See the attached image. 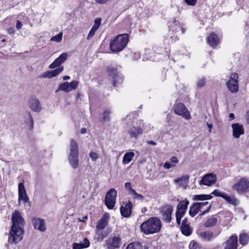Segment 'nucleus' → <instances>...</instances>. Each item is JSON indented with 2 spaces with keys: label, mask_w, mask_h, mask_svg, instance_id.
<instances>
[{
  "label": "nucleus",
  "mask_w": 249,
  "mask_h": 249,
  "mask_svg": "<svg viewBox=\"0 0 249 249\" xmlns=\"http://www.w3.org/2000/svg\"><path fill=\"white\" fill-rule=\"evenodd\" d=\"M186 211L180 209V208H177L176 212V221L178 225L180 224V220L181 218L184 215Z\"/></svg>",
  "instance_id": "2f4dec72"
},
{
  "label": "nucleus",
  "mask_w": 249,
  "mask_h": 249,
  "mask_svg": "<svg viewBox=\"0 0 249 249\" xmlns=\"http://www.w3.org/2000/svg\"><path fill=\"white\" fill-rule=\"evenodd\" d=\"M197 206L200 209V211L202 212L200 214V215H203L207 213H208L211 207V205H208L209 202L207 201L204 202H198L196 203Z\"/></svg>",
  "instance_id": "a878e982"
},
{
  "label": "nucleus",
  "mask_w": 249,
  "mask_h": 249,
  "mask_svg": "<svg viewBox=\"0 0 249 249\" xmlns=\"http://www.w3.org/2000/svg\"><path fill=\"white\" fill-rule=\"evenodd\" d=\"M161 228V223L160 219L153 217L149 218L141 226V231L146 234L158 232Z\"/></svg>",
  "instance_id": "f03ea898"
},
{
  "label": "nucleus",
  "mask_w": 249,
  "mask_h": 249,
  "mask_svg": "<svg viewBox=\"0 0 249 249\" xmlns=\"http://www.w3.org/2000/svg\"><path fill=\"white\" fill-rule=\"evenodd\" d=\"M213 197L211 195H196L193 196V199L196 201L210 200Z\"/></svg>",
  "instance_id": "7c9ffc66"
},
{
  "label": "nucleus",
  "mask_w": 249,
  "mask_h": 249,
  "mask_svg": "<svg viewBox=\"0 0 249 249\" xmlns=\"http://www.w3.org/2000/svg\"><path fill=\"white\" fill-rule=\"evenodd\" d=\"M82 243L84 248H87L89 246V242L86 238L84 239Z\"/></svg>",
  "instance_id": "864d4df0"
},
{
  "label": "nucleus",
  "mask_w": 249,
  "mask_h": 249,
  "mask_svg": "<svg viewBox=\"0 0 249 249\" xmlns=\"http://www.w3.org/2000/svg\"><path fill=\"white\" fill-rule=\"evenodd\" d=\"M29 108L35 112H39L42 110L41 104L35 96H31L28 101Z\"/></svg>",
  "instance_id": "6e6552de"
},
{
  "label": "nucleus",
  "mask_w": 249,
  "mask_h": 249,
  "mask_svg": "<svg viewBox=\"0 0 249 249\" xmlns=\"http://www.w3.org/2000/svg\"><path fill=\"white\" fill-rule=\"evenodd\" d=\"M68 58V54L66 53H62L58 58L55 59L54 61L50 65L49 68L53 69L59 66L63 63Z\"/></svg>",
  "instance_id": "f3484780"
},
{
  "label": "nucleus",
  "mask_w": 249,
  "mask_h": 249,
  "mask_svg": "<svg viewBox=\"0 0 249 249\" xmlns=\"http://www.w3.org/2000/svg\"><path fill=\"white\" fill-rule=\"evenodd\" d=\"M99 26L94 24L91 29L96 31L99 28Z\"/></svg>",
  "instance_id": "680f3d73"
},
{
  "label": "nucleus",
  "mask_w": 249,
  "mask_h": 249,
  "mask_svg": "<svg viewBox=\"0 0 249 249\" xmlns=\"http://www.w3.org/2000/svg\"><path fill=\"white\" fill-rule=\"evenodd\" d=\"M147 143L149 144L153 145H156L157 143L153 141H148L147 142Z\"/></svg>",
  "instance_id": "052dcab7"
},
{
  "label": "nucleus",
  "mask_w": 249,
  "mask_h": 249,
  "mask_svg": "<svg viewBox=\"0 0 249 249\" xmlns=\"http://www.w3.org/2000/svg\"><path fill=\"white\" fill-rule=\"evenodd\" d=\"M84 248L83 243H74L73 245V249H81Z\"/></svg>",
  "instance_id": "603ef678"
},
{
  "label": "nucleus",
  "mask_w": 249,
  "mask_h": 249,
  "mask_svg": "<svg viewBox=\"0 0 249 249\" xmlns=\"http://www.w3.org/2000/svg\"><path fill=\"white\" fill-rule=\"evenodd\" d=\"M219 233L216 235H213V234L210 231H206L202 232L200 233V237L203 240L210 241L213 237H216Z\"/></svg>",
  "instance_id": "c756f323"
},
{
  "label": "nucleus",
  "mask_w": 249,
  "mask_h": 249,
  "mask_svg": "<svg viewBox=\"0 0 249 249\" xmlns=\"http://www.w3.org/2000/svg\"><path fill=\"white\" fill-rule=\"evenodd\" d=\"M246 117L248 123H249V110L247 112Z\"/></svg>",
  "instance_id": "e2e57ef3"
},
{
  "label": "nucleus",
  "mask_w": 249,
  "mask_h": 249,
  "mask_svg": "<svg viewBox=\"0 0 249 249\" xmlns=\"http://www.w3.org/2000/svg\"><path fill=\"white\" fill-rule=\"evenodd\" d=\"M86 132V128H82L81 130V133L82 134H85Z\"/></svg>",
  "instance_id": "774afa93"
},
{
  "label": "nucleus",
  "mask_w": 249,
  "mask_h": 249,
  "mask_svg": "<svg viewBox=\"0 0 249 249\" xmlns=\"http://www.w3.org/2000/svg\"><path fill=\"white\" fill-rule=\"evenodd\" d=\"M110 0H95V2L100 4H105Z\"/></svg>",
  "instance_id": "5fc2aeb1"
},
{
  "label": "nucleus",
  "mask_w": 249,
  "mask_h": 249,
  "mask_svg": "<svg viewBox=\"0 0 249 249\" xmlns=\"http://www.w3.org/2000/svg\"><path fill=\"white\" fill-rule=\"evenodd\" d=\"M108 73L109 76L112 77L113 80V85L115 86L117 84L122 83L123 79L120 74L117 72V70L114 68H109L108 69Z\"/></svg>",
  "instance_id": "4468645a"
},
{
  "label": "nucleus",
  "mask_w": 249,
  "mask_h": 249,
  "mask_svg": "<svg viewBox=\"0 0 249 249\" xmlns=\"http://www.w3.org/2000/svg\"><path fill=\"white\" fill-rule=\"evenodd\" d=\"M199 212H201L200 209L197 206V205L196 203H194L189 210V214L192 217H194Z\"/></svg>",
  "instance_id": "72a5a7b5"
},
{
  "label": "nucleus",
  "mask_w": 249,
  "mask_h": 249,
  "mask_svg": "<svg viewBox=\"0 0 249 249\" xmlns=\"http://www.w3.org/2000/svg\"><path fill=\"white\" fill-rule=\"evenodd\" d=\"M219 39L214 32L211 33L207 38L208 44L212 48H214L219 43Z\"/></svg>",
  "instance_id": "dca6fc26"
},
{
  "label": "nucleus",
  "mask_w": 249,
  "mask_h": 249,
  "mask_svg": "<svg viewBox=\"0 0 249 249\" xmlns=\"http://www.w3.org/2000/svg\"><path fill=\"white\" fill-rule=\"evenodd\" d=\"M128 36L127 34H121L117 36L110 42V50L113 52H118L123 50L128 43Z\"/></svg>",
  "instance_id": "7ed1b4c3"
},
{
  "label": "nucleus",
  "mask_w": 249,
  "mask_h": 249,
  "mask_svg": "<svg viewBox=\"0 0 249 249\" xmlns=\"http://www.w3.org/2000/svg\"><path fill=\"white\" fill-rule=\"evenodd\" d=\"M132 203L130 201L123 203L120 208L121 214L124 217H128L131 213Z\"/></svg>",
  "instance_id": "a211bd4d"
},
{
  "label": "nucleus",
  "mask_w": 249,
  "mask_h": 249,
  "mask_svg": "<svg viewBox=\"0 0 249 249\" xmlns=\"http://www.w3.org/2000/svg\"><path fill=\"white\" fill-rule=\"evenodd\" d=\"M109 215L106 213L103 215L102 217L97 222L96 228V230H103L107 225Z\"/></svg>",
  "instance_id": "aec40b11"
},
{
  "label": "nucleus",
  "mask_w": 249,
  "mask_h": 249,
  "mask_svg": "<svg viewBox=\"0 0 249 249\" xmlns=\"http://www.w3.org/2000/svg\"><path fill=\"white\" fill-rule=\"evenodd\" d=\"M117 194V191L113 188L110 189L107 192L105 196V202L108 209H112L114 207L116 203Z\"/></svg>",
  "instance_id": "423d86ee"
},
{
  "label": "nucleus",
  "mask_w": 249,
  "mask_h": 249,
  "mask_svg": "<svg viewBox=\"0 0 249 249\" xmlns=\"http://www.w3.org/2000/svg\"><path fill=\"white\" fill-rule=\"evenodd\" d=\"M78 84L77 81H72L71 83L65 82L59 85L58 90L69 92L72 90L75 89Z\"/></svg>",
  "instance_id": "f8f14e48"
},
{
  "label": "nucleus",
  "mask_w": 249,
  "mask_h": 249,
  "mask_svg": "<svg viewBox=\"0 0 249 249\" xmlns=\"http://www.w3.org/2000/svg\"><path fill=\"white\" fill-rule=\"evenodd\" d=\"M132 193L133 194L135 198L141 200L143 199V196L142 195L138 194L134 189H132Z\"/></svg>",
  "instance_id": "c03bdc74"
},
{
  "label": "nucleus",
  "mask_w": 249,
  "mask_h": 249,
  "mask_svg": "<svg viewBox=\"0 0 249 249\" xmlns=\"http://www.w3.org/2000/svg\"><path fill=\"white\" fill-rule=\"evenodd\" d=\"M189 179V176L186 175L174 179V182L178 185L179 187L186 188Z\"/></svg>",
  "instance_id": "393cba45"
},
{
  "label": "nucleus",
  "mask_w": 249,
  "mask_h": 249,
  "mask_svg": "<svg viewBox=\"0 0 249 249\" xmlns=\"http://www.w3.org/2000/svg\"><path fill=\"white\" fill-rule=\"evenodd\" d=\"M178 162V160L177 157L173 156L170 159V161H166L164 163L163 167L167 169H169L175 167Z\"/></svg>",
  "instance_id": "cd10ccee"
},
{
  "label": "nucleus",
  "mask_w": 249,
  "mask_h": 249,
  "mask_svg": "<svg viewBox=\"0 0 249 249\" xmlns=\"http://www.w3.org/2000/svg\"><path fill=\"white\" fill-rule=\"evenodd\" d=\"M223 199L226 200L228 203L234 206L237 205L239 203L238 199L233 195L228 196L226 194Z\"/></svg>",
  "instance_id": "c85d7f7f"
},
{
  "label": "nucleus",
  "mask_w": 249,
  "mask_h": 249,
  "mask_svg": "<svg viewBox=\"0 0 249 249\" xmlns=\"http://www.w3.org/2000/svg\"><path fill=\"white\" fill-rule=\"evenodd\" d=\"M184 1L188 5L194 6L196 4L197 0H184Z\"/></svg>",
  "instance_id": "09e8293b"
},
{
  "label": "nucleus",
  "mask_w": 249,
  "mask_h": 249,
  "mask_svg": "<svg viewBox=\"0 0 249 249\" xmlns=\"http://www.w3.org/2000/svg\"><path fill=\"white\" fill-rule=\"evenodd\" d=\"M126 249H142V245L139 243H132L129 244Z\"/></svg>",
  "instance_id": "58836bf2"
},
{
  "label": "nucleus",
  "mask_w": 249,
  "mask_h": 249,
  "mask_svg": "<svg viewBox=\"0 0 249 249\" xmlns=\"http://www.w3.org/2000/svg\"><path fill=\"white\" fill-rule=\"evenodd\" d=\"M212 194L214 196L221 197L223 198L226 193L219 190H215L212 193Z\"/></svg>",
  "instance_id": "79ce46f5"
},
{
  "label": "nucleus",
  "mask_w": 249,
  "mask_h": 249,
  "mask_svg": "<svg viewBox=\"0 0 249 249\" xmlns=\"http://www.w3.org/2000/svg\"><path fill=\"white\" fill-rule=\"evenodd\" d=\"M28 115H29V120H30V125H29V129L30 130L32 129L33 128V126H34V120H33V117L31 115V114L30 112H28Z\"/></svg>",
  "instance_id": "8fccbe9b"
},
{
  "label": "nucleus",
  "mask_w": 249,
  "mask_h": 249,
  "mask_svg": "<svg viewBox=\"0 0 249 249\" xmlns=\"http://www.w3.org/2000/svg\"><path fill=\"white\" fill-rule=\"evenodd\" d=\"M70 79V77L69 76H64L63 77V80H67Z\"/></svg>",
  "instance_id": "338daca9"
},
{
  "label": "nucleus",
  "mask_w": 249,
  "mask_h": 249,
  "mask_svg": "<svg viewBox=\"0 0 249 249\" xmlns=\"http://www.w3.org/2000/svg\"><path fill=\"white\" fill-rule=\"evenodd\" d=\"M217 222V219L216 217L213 216L209 218L204 224L205 227L209 228L215 226Z\"/></svg>",
  "instance_id": "f704fd0d"
},
{
  "label": "nucleus",
  "mask_w": 249,
  "mask_h": 249,
  "mask_svg": "<svg viewBox=\"0 0 249 249\" xmlns=\"http://www.w3.org/2000/svg\"><path fill=\"white\" fill-rule=\"evenodd\" d=\"M110 110L109 108H106L103 114L102 120L103 122H107L109 120V114L110 113Z\"/></svg>",
  "instance_id": "4c0bfd02"
},
{
  "label": "nucleus",
  "mask_w": 249,
  "mask_h": 249,
  "mask_svg": "<svg viewBox=\"0 0 249 249\" xmlns=\"http://www.w3.org/2000/svg\"><path fill=\"white\" fill-rule=\"evenodd\" d=\"M95 32H96L95 31L91 29L89 31V34L87 37V40L90 39V38H92L94 36Z\"/></svg>",
  "instance_id": "3c124183"
},
{
  "label": "nucleus",
  "mask_w": 249,
  "mask_h": 249,
  "mask_svg": "<svg viewBox=\"0 0 249 249\" xmlns=\"http://www.w3.org/2000/svg\"><path fill=\"white\" fill-rule=\"evenodd\" d=\"M142 133V129L140 126H132L128 130V133L131 138L136 139Z\"/></svg>",
  "instance_id": "5701e85b"
},
{
  "label": "nucleus",
  "mask_w": 249,
  "mask_h": 249,
  "mask_svg": "<svg viewBox=\"0 0 249 249\" xmlns=\"http://www.w3.org/2000/svg\"><path fill=\"white\" fill-rule=\"evenodd\" d=\"M229 118L230 120H233L234 118V115L233 113H230L229 115Z\"/></svg>",
  "instance_id": "0e129e2a"
},
{
  "label": "nucleus",
  "mask_w": 249,
  "mask_h": 249,
  "mask_svg": "<svg viewBox=\"0 0 249 249\" xmlns=\"http://www.w3.org/2000/svg\"><path fill=\"white\" fill-rule=\"evenodd\" d=\"M96 233L98 235V240L102 241L103 239L107 236V234L104 233L103 232H99L98 230H96Z\"/></svg>",
  "instance_id": "de8ad7c7"
},
{
  "label": "nucleus",
  "mask_w": 249,
  "mask_h": 249,
  "mask_svg": "<svg viewBox=\"0 0 249 249\" xmlns=\"http://www.w3.org/2000/svg\"><path fill=\"white\" fill-rule=\"evenodd\" d=\"M101 20L100 18H96L94 21V24L100 26L101 24Z\"/></svg>",
  "instance_id": "13d9d810"
},
{
  "label": "nucleus",
  "mask_w": 249,
  "mask_h": 249,
  "mask_svg": "<svg viewBox=\"0 0 249 249\" xmlns=\"http://www.w3.org/2000/svg\"><path fill=\"white\" fill-rule=\"evenodd\" d=\"M22 26V23L19 21V20L17 21V24H16V28L18 30H19L21 28Z\"/></svg>",
  "instance_id": "4d7b16f0"
},
{
  "label": "nucleus",
  "mask_w": 249,
  "mask_h": 249,
  "mask_svg": "<svg viewBox=\"0 0 249 249\" xmlns=\"http://www.w3.org/2000/svg\"><path fill=\"white\" fill-rule=\"evenodd\" d=\"M237 244V236L236 235H232L226 242L225 249H236Z\"/></svg>",
  "instance_id": "412c9836"
},
{
  "label": "nucleus",
  "mask_w": 249,
  "mask_h": 249,
  "mask_svg": "<svg viewBox=\"0 0 249 249\" xmlns=\"http://www.w3.org/2000/svg\"><path fill=\"white\" fill-rule=\"evenodd\" d=\"M206 83V79L205 78H202L198 80L196 83V85L199 88L203 87Z\"/></svg>",
  "instance_id": "a18cd8bd"
},
{
  "label": "nucleus",
  "mask_w": 249,
  "mask_h": 249,
  "mask_svg": "<svg viewBox=\"0 0 249 249\" xmlns=\"http://www.w3.org/2000/svg\"><path fill=\"white\" fill-rule=\"evenodd\" d=\"M231 188L239 194L249 191V178L246 177L241 178L232 186Z\"/></svg>",
  "instance_id": "20e7f679"
},
{
  "label": "nucleus",
  "mask_w": 249,
  "mask_h": 249,
  "mask_svg": "<svg viewBox=\"0 0 249 249\" xmlns=\"http://www.w3.org/2000/svg\"><path fill=\"white\" fill-rule=\"evenodd\" d=\"M7 32L9 34H12L15 33V30L13 28H9L7 30Z\"/></svg>",
  "instance_id": "bf43d9fd"
},
{
  "label": "nucleus",
  "mask_w": 249,
  "mask_h": 249,
  "mask_svg": "<svg viewBox=\"0 0 249 249\" xmlns=\"http://www.w3.org/2000/svg\"><path fill=\"white\" fill-rule=\"evenodd\" d=\"M232 129V136L234 138L238 139L244 133V129L242 124L239 123L233 124L231 125Z\"/></svg>",
  "instance_id": "2eb2a0df"
},
{
  "label": "nucleus",
  "mask_w": 249,
  "mask_h": 249,
  "mask_svg": "<svg viewBox=\"0 0 249 249\" xmlns=\"http://www.w3.org/2000/svg\"><path fill=\"white\" fill-rule=\"evenodd\" d=\"M180 229L182 233L186 236H189L191 234L192 230L186 218L183 220Z\"/></svg>",
  "instance_id": "b1692460"
},
{
  "label": "nucleus",
  "mask_w": 249,
  "mask_h": 249,
  "mask_svg": "<svg viewBox=\"0 0 249 249\" xmlns=\"http://www.w3.org/2000/svg\"><path fill=\"white\" fill-rule=\"evenodd\" d=\"M134 155V153L133 152H129L126 153L124 156L123 159V163L124 164L128 163L131 161Z\"/></svg>",
  "instance_id": "473e14b6"
},
{
  "label": "nucleus",
  "mask_w": 249,
  "mask_h": 249,
  "mask_svg": "<svg viewBox=\"0 0 249 249\" xmlns=\"http://www.w3.org/2000/svg\"><path fill=\"white\" fill-rule=\"evenodd\" d=\"M62 36H63V33L60 32L58 35L53 36L51 38V40L55 41L56 42H59L62 40Z\"/></svg>",
  "instance_id": "a19ab883"
},
{
  "label": "nucleus",
  "mask_w": 249,
  "mask_h": 249,
  "mask_svg": "<svg viewBox=\"0 0 249 249\" xmlns=\"http://www.w3.org/2000/svg\"><path fill=\"white\" fill-rule=\"evenodd\" d=\"M68 161L73 169H77L79 166V156H68Z\"/></svg>",
  "instance_id": "bb28decb"
},
{
  "label": "nucleus",
  "mask_w": 249,
  "mask_h": 249,
  "mask_svg": "<svg viewBox=\"0 0 249 249\" xmlns=\"http://www.w3.org/2000/svg\"><path fill=\"white\" fill-rule=\"evenodd\" d=\"M12 225L9 233V242L11 244H16L23 238L24 219L18 210H15L12 215Z\"/></svg>",
  "instance_id": "f257e3e1"
},
{
  "label": "nucleus",
  "mask_w": 249,
  "mask_h": 249,
  "mask_svg": "<svg viewBox=\"0 0 249 249\" xmlns=\"http://www.w3.org/2000/svg\"><path fill=\"white\" fill-rule=\"evenodd\" d=\"M121 239L119 237L114 236L106 241L105 246L107 249H116L120 247Z\"/></svg>",
  "instance_id": "9b49d317"
},
{
  "label": "nucleus",
  "mask_w": 249,
  "mask_h": 249,
  "mask_svg": "<svg viewBox=\"0 0 249 249\" xmlns=\"http://www.w3.org/2000/svg\"><path fill=\"white\" fill-rule=\"evenodd\" d=\"M64 70L63 66H62L59 68L56 69L55 70L50 71L52 78L56 76L59 73L61 72Z\"/></svg>",
  "instance_id": "ea45409f"
},
{
  "label": "nucleus",
  "mask_w": 249,
  "mask_h": 249,
  "mask_svg": "<svg viewBox=\"0 0 249 249\" xmlns=\"http://www.w3.org/2000/svg\"><path fill=\"white\" fill-rule=\"evenodd\" d=\"M33 223L34 228L40 231H44L46 229L45 222L43 219L35 218L33 219Z\"/></svg>",
  "instance_id": "6ab92c4d"
},
{
  "label": "nucleus",
  "mask_w": 249,
  "mask_h": 249,
  "mask_svg": "<svg viewBox=\"0 0 249 249\" xmlns=\"http://www.w3.org/2000/svg\"><path fill=\"white\" fill-rule=\"evenodd\" d=\"M207 126L209 129V132H210L213 127V125L212 124H207Z\"/></svg>",
  "instance_id": "69168bd1"
},
{
  "label": "nucleus",
  "mask_w": 249,
  "mask_h": 249,
  "mask_svg": "<svg viewBox=\"0 0 249 249\" xmlns=\"http://www.w3.org/2000/svg\"><path fill=\"white\" fill-rule=\"evenodd\" d=\"M50 71H45L43 72L42 74L39 76V78H51L52 76L51 74Z\"/></svg>",
  "instance_id": "49530a36"
},
{
  "label": "nucleus",
  "mask_w": 249,
  "mask_h": 249,
  "mask_svg": "<svg viewBox=\"0 0 249 249\" xmlns=\"http://www.w3.org/2000/svg\"><path fill=\"white\" fill-rule=\"evenodd\" d=\"M216 181V175L213 173H209L203 176L199 182V184L210 186L215 183Z\"/></svg>",
  "instance_id": "ddd939ff"
},
{
  "label": "nucleus",
  "mask_w": 249,
  "mask_h": 249,
  "mask_svg": "<svg viewBox=\"0 0 249 249\" xmlns=\"http://www.w3.org/2000/svg\"><path fill=\"white\" fill-rule=\"evenodd\" d=\"M172 212L173 208L171 205H166L162 207L160 211L162 219L166 222H170L172 218Z\"/></svg>",
  "instance_id": "9d476101"
},
{
  "label": "nucleus",
  "mask_w": 249,
  "mask_h": 249,
  "mask_svg": "<svg viewBox=\"0 0 249 249\" xmlns=\"http://www.w3.org/2000/svg\"><path fill=\"white\" fill-rule=\"evenodd\" d=\"M89 156L93 161H96L99 157L98 154L94 151H90Z\"/></svg>",
  "instance_id": "37998d69"
},
{
  "label": "nucleus",
  "mask_w": 249,
  "mask_h": 249,
  "mask_svg": "<svg viewBox=\"0 0 249 249\" xmlns=\"http://www.w3.org/2000/svg\"><path fill=\"white\" fill-rule=\"evenodd\" d=\"M174 111L177 115L181 116L187 120L191 119L190 113L183 104H176L174 106Z\"/></svg>",
  "instance_id": "0eeeda50"
},
{
  "label": "nucleus",
  "mask_w": 249,
  "mask_h": 249,
  "mask_svg": "<svg viewBox=\"0 0 249 249\" xmlns=\"http://www.w3.org/2000/svg\"><path fill=\"white\" fill-rule=\"evenodd\" d=\"M18 201L19 204L23 203L24 205L29 200L24 186L23 182H20L18 186Z\"/></svg>",
  "instance_id": "1a4fd4ad"
},
{
  "label": "nucleus",
  "mask_w": 249,
  "mask_h": 249,
  "mask_svg": "<svg viewBox=\"0 0 249 249\" xmlns=\"http://www.w3.org/2000/svg\"><path fill=\"white\" fill-rule=\"evenodd\" d=\"M226 86L232 93H236L238 91V76L236 73H231L230 79L226 82Z\"/></svg>",
  "instance_id": "39448f33"
},
{
  "label": "nucleus",
  "mask_w": 249,
  "mask_h": 249,
  "mask_svg": "<svg viewBox=\"0 0 249 249\" xmlns=\"http://www.w3.org/2000/svg\"><path fill=\"white\" fill-rule=\"evenodd\" d=\"M68 156H79L78 144L74 140L71 141Z\"/></svg>",
  "instance_id": "4be33fe9"
},
{
  "label": "nucleus",
  "mask_w": 249,
  "mask_h": 249,
  "mask_svg": "<svg viewBox=\"0 0 249 249\" xmlns=\"http://www.w3.org/2000/svg\"><path fill=\"white\" fill-rule=\"evenodd\" d=\"M249 241L248 235L246 233H242L240 235L239 242L243 245H246Z\"/></svg>",
  "instance_id": "e433bc0d"
},
{
  "label": "nucleus",
  "mask_w": 249,
  "mask_h": 249,
  "mask_svg": "<svg viewBox=\"0 0 249 249\" xmlns=\"http://www.w3.org/2000/svg\"><path fill=\"white\" fill-rule=\"evenodd\" d=\"M189 204V201L186 199L181 201L177 205V208H180L186 212L188 205Z\"/></svg>",
  "instance_id": "c9c22d12"
},
{
  "label": "nucleus",
  "mask_w": 249,
  "mask_h": 249,
  "mask_svg": "<svg viewBox=\"0 0 249 249\" xmlns=\"http://www.w3.org/2000/svg\"><path fill=\"white\" fill-rule=\"evenodd\" d=\"M125 188L128 190H129L132 192V188L131 187V184L129 182H126L124 184Z\"/></svg>",
  "instance_id": "6e6d98bb"
}]
</instances>
